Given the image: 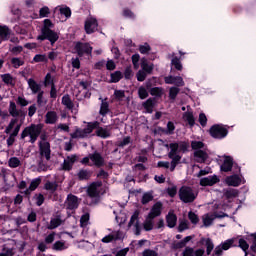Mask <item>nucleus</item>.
<instances>
[{
  "label": "nucleus",
  "mask_w": 256,
  "mask_h": 256,
  "mask_svg": "<svg viewBox=\"0 0 256 256\" xmlns=\"http://www.w3.org/2000/svg\"><path fill=\"white\" fill-rule=\"evenodd\" d=\"M43 131V124H30L25 127L20 135V139L24 140L26 137H30V143H35L41 136Z\"/></svg>",
  "instance_id": "1"
},
{
  "label": "nucleus",
  "mask_w": 256,
  "mask_h": 256,
  "mask_svg": "<svg viewBox=\"0 0 256 256\" xmlns=\"http://www.w3.org/2000/svg\"><path fill=\"white\" fill-rule=\"evenodd\" d=\"M99 125V121L88 122L86 128L76 129L75 132L71 134V137L72 139H85V137L91 135L95 129H98Z\"/></svg>",
  "instance_id": "2"
},
{
  "label": "nucleus",
  "mask_w": 256,
  "mask_h": 256,
  "mask_svg": "<svg viewBox=\"0 0 256 256\" xmlns=\"http://www.w3.org/2000/svg\"><path fill=\"white\" fill-rule=\"evenodd\" d=\"M198 245L206 247V255H205V249L198 248L194 250V256H209L211 253H213V249H215V244L213 243V240L211 238H205L202 237L198 241Z\"/></svg>",
  "instance_id": "3"
},
{
  "label": "nucleus",
  "mask_w": 256,
  "mask_h": 256,
  "mask_svg": "<svg viewBox=\"0 0 256 256\" xmlns=\"http://www.w3.org/2000/svg\"><path fill=\"white\" fill-rule=\"evenodd\" d=\"M209 134L213 139H225L229 135V128L223 124H214L209 129Z\"/></svg>",
  "instance_id": "4"
},
{
  "label": "nucleus",
  "mask_w": 256,
  "mask_h": 256,
  "mask_svg": "<svg viewBox=\"0 0 256 256\" xmlns=\"http://www.w3.org/2000/svg\"><path fill=\"white\" fill-rule=\"evenodd\" d=\"M179 199L182 203H193L197 199V195L193 192L192 187L182 186L179 189Z\"/></svg>",
  "instance_id": "5"
},
{
  "label": "nucleus",
  "mask_w": 256,
  "mask_h": 256,
  "mask_svg": "<svg viewBox=\"0 0 256 256\" xmlns=\"http://www.w3.org/2000/svg\"><path fill=\"white\" fill-rule=\"evenodd\" d=\"M74 51L75 53H77L78 57H84V55H86L87 57H91V55H93V47L87 42H76L74 46Z\"/></svg>",
  "instance_id": "6"
},
{
  "label": "nucleus",
  "mask_w": 256,
  "mask_h": 256,
  "mask_svg": "<svg viewBox=\"0 0 256 256\" xmlns=\"http://www.w3.org/2000/svg\"><path fill=\"white\" fill-rule=\"evenodd\" d=\"M38 41H49L50 45H55L59 41V34L52 29L44 30L37 36Z\"/></svg>",
  "instance_id": "7"
},
{
  "label": "nucleus",
  "mask_w": 256,
  "mask_h": 256,
  "mask_svg": "<svg viewBox=\"0 0 256 256\" xmlns=\"http://www.w3.org/2000/svg\"><path fill=\"white\" fill-rule=\"evenodd\" d=\"M157 83V78L152 77L146 82V89L149 91L152 97H163V88L161 87H153Z\"/></svg>",
  "instance_id": "8"
},
{
  "label": "nucleus",
  "mask_w": 256,
  "mask_h": 256,
  "mask_svg": "<svg viewBox=\"0 0 256 256\" xmlns=\"http://www.w3.org/2000/svg\"><path fill=\"white\" fill-rule=\"evenodd\" d=\"M233 167L235 169H237L236 173H241V167H239V165H237L233 162V157L225 156L224 161H223L222 165L220 166V170L223 173H229V171H232Z\"/></svg>",
  "instance_id": "9"
},
{
  "label": "nucleus",
  "mask_w": 256,
  "mask_h": 256,
  "mask_svg": "<svg viewBox=\"0 0 256 256\" xmlns=\"http://www.w3.org/2000/svg\"><path fill=\"white\" fill-rule=\"evenodd\" d=\"M139 210H135L132 214L130 221L128 222V229H131V227H135V235L139 236L141 235V224H139Z\"/></svg>",
  "instance_id": "10"
},
{
  "label": "nucleus",
  "mask_w": 256,
  "mask_h": 256,
  "mask_svg": "<svg viewBox=\"0 0 256 256\" xmlns=\"http://www.w3.org/2000/svg\"><path fill=\"white\" fill-rule=\"evenodd\" d=\"M221 179H219V176L217 175H212L208 177H204L200 179V186L201 187H213V185H217Z\"/></svg>",
  "instance_id": "11"
},
{
  "label": "nucleus",
  "mask_w": 256,
  "mask_h": 256,
  "mask_svg": "<svg viewBox=\"0 0 256 256\" xmlns=\"http://www.w3.org/2000/svg\"><path fill=\"white\" fill-rule=\"evenodd\" d=\"M89 159L98 169L105 166V158L101 155V153L95 151L92 154H89Z\"/></svg>",
  "instance_id": "12"
},
{
  "label": "nucleus",
  "mask_w": 256,
  "mask_h": 256,
  "mask_svg": "<svg viewBox=\"0 0 256 256\" xmlns=\"http://www.w3.org/2000/svg\"><path fill=\"white\" fill-rule=\"evenodd\" d=\"M97 27H99V23L95 18H88L85 21L84 29L87 35H91L92 33H95V31H97Z\"/></svg>",
  "instance_id": "13"
},
{
  "label": "nucleus",
  "mask_w": 256,
  "mask_h": 256,
  "mask_svg": "<svg viewBox=\"0 0 256 256\" xmlns=\"http://www.w3.org/2000/svg\"><path fill=\"white\" fill-rule=\"evenodd\" d=\"M66 209L69 211L79 209V198L73 194H68L66 199Z\"/></svg>",
  "instance_id": "14"
},
{
  "label": "nucleus",
  "mask_w": 256,
  "mask_h": 256,
  "mask_svg": "<svg viewBox=\"0 0 256 256\" xmlns=\"http://www.w3.org/2000/svg\"><path fill=\"white\" fill-rule=\"evenodd\" d=\"M40 155L45 157L46 161L51 159V144L49 142L39 143Z\"/></svg>",
  "instance_id": "15"
},
{
  "label": "nucleus",
  "mask_w": 256,
  "mask_h": 256,
  "mask_svg": "<svg viewBox=\"0 0 256 256\" xmlns=\"http://www.w3.org/2000/svg\"><path fill=\"white\" fill-rule=\"evenodd\" d=\"M8 111L11 117H25V115H27L26 111H23L21 109L18 110L17 104L13 101H10Z\"/></svg>",
  "instance_id": "16"
},
{
  "label": "nucleus",
  "mask_w": 256,
  "mask_h": 256,
  "mask_svg": "<svg viewBox=\"0 0 256 256\" xmlns=\"http://www.w3.org/2000/svg\"><path fill=\"white\" fill-rule=\"evenodd\" d=\"M193 236H186L184 239L180 241H174L171 244L172 251H178V249H184V247H187V243L189 241H192Z\"/></svg>",
  "instance_id": "17"
},
{
  "label": "nucleus",
  "mask_w": 256,
  "mask_h": 256,
  "mask_svg": "<svg viewBox=\"0 0 256 256\" xmlns=\"http://www.w3.org/2000/svg\"><path fill=\"white\" fill-rule=\"evenodd\" d=\"M99 187H103V182L97 181L92 182L90 186L88 187L87 194L93 199L99 195V190H97Z\"/></svg>",
  "instance_id": "18"
},
{
  "label": "nucleus",
  "mask_w": 256,
  "mask_h": 256,
  "mask_svg": "<svg viewBox=\"0 0 256 256\" xmlns=\"http://www.w3.org/2000/svg\"><path fill=\"white\" fill-rule=\"evenodd\" d=\"M161 211H163V203L156 202L152 206V208L148 214V219H155V217H159L161 215Z\"/></svg>",
  "instance_id": "19"
},
{
  "label": "nucleus",
  "mask_w": 256,
  "mask_h": 256,
  "mask_svg": "<svg viewBox=\"0 0 256 256\" xmlns=\"http://www.w3.org/2000/svg\"><path fill=\"white\" fill-rule=\"evenodd\" d=\"M194 159L196 163H205L209 159V154L204 150H196L194 152Z\"/></svg>",
  "instance_id": "20"
},
{
  "label": "nucleus",
  "mask_w": 256,
  "mask_h": 256,
  "mask_svg": "<svg viewBox=\"0 0 256 256\" xmlns=\"http://www.w3.org/2000/svg\"><path fill=\"white\" fill-rule=\"evenodd\" d=\"M226 183L229 187H239L241 185V177L237 174L226 177Z\"/></svg>",
  "instance_id": "21"
},
{
  "label": "nucleus",
  "mask_w": 256,
  "mask_h": 256,
  "mask_svg": "<svg viewBox=\"0 0 256 256\" xmlns=\"http://www.w3.org/2000/svg\"><path fill=\"white\" fill-rule=\"evenodd\" d=\"M166 223L169 229H173L177 225V214H174L171 211L168 212L166 215Z\"/></svg>",
  "instance_id": "22"
},
{
  "label": "nucleus",
  "mask_w": 256,
  "mask_h": 256,
  "mask_svg": "<svg viewBox=\"0 0 256 256\" xmlns=\"http://www.w3.org/2000/svg\"><path fill=\"white\" fill-rule=\"evenodd\" d=\"M10 37L11 29L7 26H0V43H2V41H9Z\"/></svg>",
  "instance_id": "23"
},
{
  "label": "nucleus",
  "mask_w": 256,
  "mask_h": 256,
  "mask_svg": "<svg viewBox=\"0 0 256 256\" xmlns=\"http://www.w3.org/2000/svg\"><path fill=\"white\" fill-rule=\"evenodd\" d=\"M166 147L170 148V152L168 153L169 158L177 157L179 156V143L173 142L170 143L169 145H166Z\"/></svg>",
  "instance_id": "24"
},
{
  "label": "nucleus",
  "mask_w": 256,
  "mask_h": 256,
  "mask_svg": "<svg viewBox=\"0 0 256 256\" xmlns=\"http://www.w3.org/2000/svg\"><path fill=\"white\" fill-rule=\"evenodd\" d=\"M46 119H45V123L47 125H55V123H57V112L55 111H48L46 113Z\"/></svg>",
  "instance_id": "25"
},
{
  "label": "nucleus",
  "mask_w": 256,
  "mask_h": 256,
  "mask_svg": "<svg viewBox=\"0 0 256 256\" xmlns=\"http://www.w3.org/2000/svg\"><path fill=\"white\" fill-rule=\"evenodd\" d=\"M101 102L100 105V110H99V115H101L102 117H107L108 113L111 111L109 109V102L103 100V98H99Z\"/></svg>",
  "instance_id": "26"
},
{
  "label": "nucleus",
  "mask_w": 256,
  "mask_h": 256,
  "mask_svg": "<svg viewBox=\"0 0 256 256\" xmlns=\"http://www.w3.org/2000/svg\"><path fill=\"white\" fill-rule=\"evenodd\" d=\"M91 175H93L91 171L81 169L77 174L78 181H89L91 179Z\"/></svg>",
  "instance_id": "27"
},
{
  "label": "nucleus",
  "mask_w": 256,
  "mask_h": 256,
  "mask_svg": "<svg viewBox=\"0 0 256 256\" xmlns=\"http://www.w3.org/2000/svg\"><path fill=\"white\" fill-rule=\"evenodd\" d=\"M96 129L97 137H101V139H109V137H111V130H108L107 128H103L100 126H98V128Z\"/></svg>",
  "instance_id": "28"
},
{
  "label": "nucleus",
  "mask_w": 256,
  "mask_h": 256,
  "mask_svg": "<svg viewBox=\"0 0 256 256\" xmlns=\"http://www.w3.org/2000/svg\"><path fill=\"white\" fill-rule=\"evenodd\" d=\"M142 107L146 110V113H153L155 107V98H148L143 102Z\"/></svg>",
  "instance_id": "29"
},
{
  "label": "nucleus",
  "mask_w": 256,
  "mask_h": 256,
  "mask_svg": "<svg viewBox=\"0 0 256 256\" xmlns=\"http://www.w3.org/2000/svg\"><path fill=\"white\" fill-rule=\"evenodd\" d=\"M220 246L222 247V249L224 251H229V249H231V247H237V239H235V238L228 239V240L222 242L220 244Z\"/></svg>",
  "instance_id": "30"
},
{
  "label": "nucleus",
  "mask_w": 256,
  "mask_h": 256,
  "mask_svg": "<svg viewBox=\"0 0 256 256\" xmlns=\"http://www.w3.org/2000/svg\"><path fill=\"white\" fill-rule=\"evenodd\" d=\"M184 121H187L188 125L190 127H195V116L193 115V112L187 111L183 114Z\"/></svg>",
  "instance_id": "31"
},
{
  "label": "nucleus",
  "mask_w": 256,
  "mask_h": 256,
  "mask_svg": "<svg viewBox=\"0 0 256 256\" xmlns=\"http://www.w3.org/2000/svg\"><path fill=\"white\" fill-rule=\"evenodd\" d=\"M28 86L30 87L32 93H39L41 91V85L35 81L33 78L28 79Z\"/></svg>",
  "instance_id": "32"
},
{
  "label": "nucleus",
  "mask_w": 256,
  "mask_h": 256,
  "mask_svg": "<svg viewBox=\"0 0 256 256\" xmlns=\"http://www.w3.org/2000/svg\"><path fill=\"white\" fill-rule=\"evenodd\" d=\"M1 79L5 85H10L11 87H15V79L10 73L2 74Z\"/></svg>",
  "instance_id": "33"
},
{
  "label": "nucleus",
  "mask_w": 256,
  "mask_h": 256,
  "mask_svg": "<svg viewBox=\"0 0 256 256\" xmlns=\"http://www.w3.org/2000/svg\"><path fill=\"white\" fill-rule=\"evenodd\" d=\"M237 246L236 247H240V249H242V251H244L245 255L247 256L249 255V243H247V240L240 238L238 240V243L236 242Z\"/></svg>",
  "instance_id": "34"
},
{
  "label": "nucleus",
  "mask_w": 256,
  "mask_h": 256,
  "mask_svg": "<svg viewBox=\"0 0 256 256\" xmlns=\"http://www.w3.org/2000/svg\"><path fill=\"white\" fill-rule=\"evenodd\" d=\"M61 223H63V220H61L60 217L51 218L50 224L47 226V229H49V231H53V229H57V227H60Z\"/></svg>",
  "instance_id": "35"
},
{
  "label": "nucleus",
  "mask_w": 256,
  "mask_h": 256,
  "mask_svg": "<svg viewBox=\"0 0 256 256\" xmlns=\"http://www.w3.org/2000/svg\"><path fill=\"white\" fill-rule=\"evenodd\" d=\"M141 69L147 75H151L153 73V65H149V63H147V60L145 58H143L141 61Z\"/></svg>",
  "instance_id": "36"
},
{
  "label": "nucleus",
  "mask_w": 256,
  "mask_h": 256,
  "mask_svg": "<svg viewBox=\"0 0 256 256\" xmlns=\"http://www.w3.org/2000/svg\"><path fill=\"white\" fill-rule=\"evenodd\" d=\"M62 105L66 106V109H73V107H75V104L73 103V101L71 100V96H69V94H66L62 97Z\"/></svg>",
  "instance_id": "37"
},
{
  "label": "nucleus",
  "mask_w": 256,
  "mask_h": 256,
  "mask_svg": "<svg viewBox=\"0 0 256 256\" xmlns=\"http://www.w3.org/2000/svg\"><path fill=\"white\" fill-rule=\"evenodd\" d=\"M123 79V73L121 71H115L110 74V83H119Z\"/></svg>",
  "instance_id": "38"
},
{
  "label": "nucleus",
  "mask_w": 256,
  "mask_h": 256,
  "mask_svg": "<svg viewBox=\"0 0 256 256\" xmlns=\"http://www.w3.org/2000/svg\"><path fill=\"white\" fill-rule=\"evenodd\" d=\"M238 195L239 191L233 188H229L224 191V197H226V199H233L234 197H238Z\"/></svg>",
  "instance_id": "39"
},
{
  "label": "nucleus",
  "mask_w": 256,
  "mask_h": 256,
  "mask_svg": "<svg viewBox=\"0 0 256 256\" xmlns=\"http://www.w3.org/2000/svg\"><path fill=\"white\" fill-rule=\"evenodd\" d=\"M17 123H19V119L17 118H13L10 120L8 126L6 127L4 133H6V135H9L13 129L15 128V125H17Z\"/></svg>",
  "instance_id": "40"
},
{
  "label": "nucleus",
  "mask_w": 256,
  "mask_h": 256,
  "mask_svg": "<svg viewBox=\"0 0 256 256\" xmlns=\"http://www.w3.org/2000/svg\"><path fill=\"white\" fill-rule=\"evenodd\" d=\"M181 92V89L173 86L169 89V99L171 101H175V99H177V95H179V93Z\"/></svg>",
  "instance_id": "41"
},
{
  "label": "nucleus",
  "mask_w": 256,
  "mask_h": 256,
  "mask_svg": "<svg viewBox=\"0 0 256 256\" xmlns=\"http://www.w3.org/2000/svg\"><path fill=\"white\" fill-rule=\"evenodd\" d=\"M170 159H172V161L170 162V171L173 173L178 164L181 163V156H173Z\"/></svg>",
  "instance_id": "42"
},
{
  "label": "nucleus",
  "mask_w": 256,
  "mask_h": 256,
  "mask_svg": "<svg viewBox=\"0 0 256 256\" xmlns=\"http://www.w3.org/2000/svg\"><path fill=\"white\" fill-rule=\"evenodd\" d=\"M153 200V192H145L142 196L141 203L142 205H147Z\"/></svg>",
  "instance_id": "43"
},
{
  "label": "nucleus",
  "mask_w": 256,
  "mask_h": 256,
  "mask_svg": "<svg viewBox=\"0 0 256 256\" xmlns=\"http://www.w3.org/2000/svg\"><path fill=\"white\" fill-rule=\"evenodd\" d=\"M8 165L11 167V169H17V167L21 166V160H19L17 157H12L9 159Z\"/></svg>",
  "instance_id": "44"
},
{
  "label": "nucleus",
  "mask_w": 256,
  "mask_h": 256,
  "mask_svg": "<svg viewBox=\"0 0 256 256\" xmlns=\"http://www.w3.org/2000/svg\"><path fill=\"white\" fill-rule=\"evenodd\" d=\"M171 65H173L177 71H183V64H181L179 57H173L171 60Z\"/></svg>",
  "instance_id": "45"
},
{
  "label": "nucleus",
  "mask_w": 256,
  "mask_h": 256,
  "mask_svg": "<svg viewBox=\"0 0 256 256\" xmlns=\"http://www.w3.org/2000/svg\"><path fill=\"white\" fill-rule=\"evenodd\" d=\"M41 185V177L35 178L30 182L29 190L35 191Z\"/></svg>",
  "instance_id": "46"
},
{
  "label": "nucleus",
  "mask_w": 256,
  "mask_h": 256,
  "mask_svg": "<svg viewBox=\"0 0 256 256\" xmlns=\"http://www.w3.org/2000/svg\"><path fill=\"white\" fill-rule=\"evenodd\" d=\"M34 63H47L49 59L45 54H36L33 58Z\"/></svg>",
  "instance_id": "47"
},
{
  "label": "nucleus",
  "mask_w": 256,
  "mask_h": 256,
  "mask_svg": "<svg viewBox=\"0 0 256 256\" xmlns=\"http://www.w3.org/2000/svg\"><path fill=\"white\" fill-rule=\"evenodd\" d=\"M57 182H51V181H47L44 185V189H46V191H52L53 193H55V191L57 190Z\"/></svg>",
  "instance_id": "48"
},
{
  "label": "nucleus",
  "mask_w": 256,
  "mask_h": 256,
  "mask_svg": "<svg viewBox=\"0 0 256 256\" xmlns=\"http://www.w3.org/2000/svg\"><path fill=\"white\" fill-rule=\"evenodd\" d=\"M205 147V143L201 142V141H192L191 142V148L194 150V151H201V149H204Z\"/></svg>",
  "instance_id": "49"
},
{
  "label": "nucleus",
  "mask_w": 256,
  "mask_h": 256,
  "mask_svg": "<svg viewBox=\"0 0 256 256\" xmlns=\"http://www.w3.org/2000/svg\"><path fill=\"white\" fill-rule=\"evenodd\" d=\"M11 64L14 67V69H19V67H23L25 65V61L21 60V58H12Z\"/></svg>",
  "instance_id": "50"
},
{
  "label": "nucleus",
  "mask_w": 256,
  "mask_h": 256,
  "mask_svg": "<svg viewBox=\"0 0 256 256\" xmlns=\"http://www.w3.org/2000/svg\"><path fill=\"white\" fill-rule=\"evenodd\" d=\"M49 85H50V87L55 85V80L51 76V73H47L44 78V87H49Z\"/></svg>",
  "instance_id": "51"
},
{
  "label": "nucleus",
  "mask_w": 256,
  "mask_h": 256,
  "mask_svg": "<svg viewBox=\"0 0 256 256\" xmlns=\"http://www.w3.org/2000/svg\"><path fill=\"white\" fill-rule=\"evenodd\" d=\"M143 228L144 231H153V219H149V216H147L143 223Z\"/></svg>",
  "instance_id": "52"
},
{
  "label": "nucleus",
  "mask_w": 256,
  "mask_h": 256,
  "mask_svg": "<svg viewBox=\"0 0 256 256\" xmlns=\"http://www.w3.org/2000/svg\"><path fill=\"white\" fill-rule=\"evenodd\" d=\"M33 199H35L37 207H41L45 203V196L42 193L35 194Z\"/></svg>",
  "instance_id": "53"
},
{
  "label": "nucleus",
  "mask_w": 256,
  "mask_h": 256,
  "mask_svg": "<svg viewBox=\"0 0 256 256\" xmlns=\"http://www.w3.org/2000/svg\"><path fill=\"white\" fill-rule=\"evenodd\" d=\"M179 147H178V151L179 153H187V151H189V143L186 141H180L178 143Z\"/></svg>",
  "instance_id": "54"
},
{
  "label": "nucleus",
  "mask_w": 256,
  "mask_h": 256,
  "mask_svg": "<svg viewBox=\"0 0 256 256\" xmlns=\"http://www.w3.org/2000/svg\"><path fill=\"white\" fill-rule=\"evenodd\" d=\"M188 219L192 223V225H197V223H199V216L193 211H190L188 213Z\"/></svg>",
  "instance_id": "55"
},
{
  "label": "nucleus",
  "mask_w": 256,
  "mask_h": 256,
  "mask_svg": "<svg viewBox=\"0 0 256 256\" xmlns=\"http://www.w3.org/2000/svg\"><path fill=\"white\" fill-rule=\"evenodd\" d=\"M52 249L54 251H63L65 250V242L63 241H56L53 245H52Z\"/></svg>",
  "instance_id": "56"
},
{
  "label": "nucleus",
  "mask_w": 256,
  "mask_h": 256,
  "mask_svg": "<svg viewBox=\"0 0 256 256\" xmlns=\"http://www.w3.org/2000/svg\"><path fill=\"white\" fill-rule=\"evenodd\" d=\"M138 97L139 99H147L149 97V92H147V89L143 86L139 87L138 89Z\"/></svg>",
  "instance_id": "57"
},
{
  "label": "nucleus",
  "mask_w": 256,
  "mask_h": 256,
  "mask_svg": "<svg viewBox=\"0 0 256 256\" xmlns=\"http://www.w3.org/2000/svg\"><path fill=\"white\" fill-rule=\"evenodd\" d=\"M136 78H137V81H139L140 83H143V81H145L147 79V72H145L143 70H139L136 73Z\"/></svg>",
  "instance_id": "58"
},
{
  "label": "nucleus",
  "mask_w": 256,
  "mask_h": 256,
  "mask_svg": "<svg viewBox=\"0 0 256 256\" xmlns=\"http://www.w3.org/2000/svg\"><path fill=\"white\" fill-rule=\"evenodd\" d=\"M123 17H126L127 19H135V13L131 11L129 8H124L123 9Z\"/></svg>",
  "instance_id": "59"
},
{
  "label": "nucleus",
  "mask_w": 256,
  "mask_h": 256,
  "mask_svg": "<svg viewBox=\"0 0 256 256\" xmlns=\"http://www.w3.org/2000/svg\"><path fill=\"white\" fill-rule=\"evenodd\" d=\"M89 213H86L80 218V227H87V223H89Z\"/></svg>",
  "instance_id": "60"
},
{
  "label": "nucleus",
  "mask_w": 256,
  "mask_h": 256,
  "mask_svg": "<svg viewBox=\"0 0 256 256\" xmlns=\"http://www.w3.org/2000/svg\"><path fill=\"white\" fill-rule=\"evenodd\" d=\"M182 256H195V249L193 247H185V249L182 252Z\"/></svg>",
  "instance_id": "61"
},
{
  "label": "nucleus",
  "mask_w": 256,
  "mask_h": 256,
  "mask_svg": "<svg viewBox=\"0 0 256 256\" xmlns=\"http://www.w3.org/2000/svg\"><path fill=\"white\" fill-rule=\"evenodd\" d=\"M60 14L64 15L66 19H69V17H71V8L68 6L60 8Z\"/></svg>",
  "instance_id": "62"
},
{
  "label": "nucleus",
  "mask_w": 256,
  "mask_h": 256,
  "mask_svg": "<svg viewBox=\"0 0 256 256\" xmlns=\"http://www.w3.org/2000/svg\"><path fill=\"white\" fill-rule=\"evenodd\" d=\"M142 256H159V253H157L155 250L145 249L142 252Z\"/></svg>",
  "instance_id": "63"
},
{
  "label": "nucleus",
  "mask_w": 256,
  "mask_h": 256,
  "mask_svg": "<svg viewBox=\"0 0 256 256\" xmlns=\"http://www.w3.org/2000/svg\"><path fill=\"white\" fill-rule=\"evenodd\" d=\"M250 236L253 238L250 250L252 251V253H256V233H252Z\"/></svg>",
  "instance_id": "64"
}]
</instances>
